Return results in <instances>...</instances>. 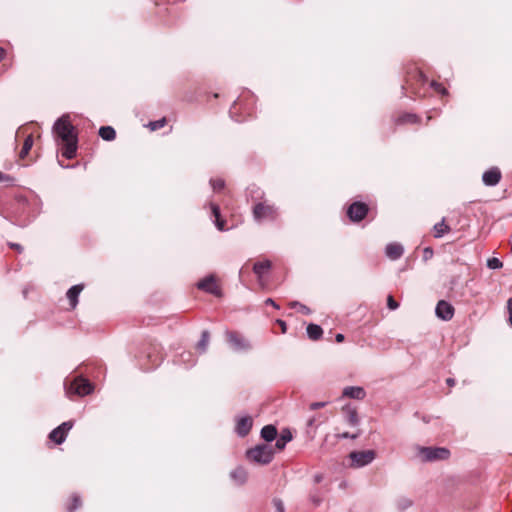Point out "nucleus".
Returning a JSON list of instances; mask_svg holds the SVG:
<instances>
[{
    "label": "nucleus",
    "instance_id": "f257e3e1",
    "mask_svg": "<svg viewBox=\"0 0 512 512\" xmlns=\"http://www.w3.org/2000/svg\"><path fill=\"white\" fill-rule=\"evenodd\" d=\"M246 458L259 465H267L274 458V449L268 444H258L246 451Z\"/></svg>",
    "mask_w": 512,
    "mask_h": 512
},
{
    "label": "nucleus",
    "instance_id": "f03ea898",
    "mask_svg": "<svg viewBox=\"0 0 512 512\" xmlns=\"http://www.w3.org/2000/svg\"><path fill=\"white\" fill-rule=\"evenodd\" d=\"M415 449L417 456L422 462L446 460L450 456V451L445 447H424L417 445Z\"/></svg>",
    "mask_w": 512,
    "mask_h": 512
},
{
    "label": "nucleus",
    "instance_id": "7ed1b4c3",
    "mask_svg": "<svg viewBox=\"0 0 512 512\" xmlns=\"http://www.w3.org/2000/svg\"><path fill=\"white\" fill-rule=\"evenodd\" d=\"M64 387L68 396L78 395L83 397L89 395L93 391L92 383L83 377H77L70 383H65Z\"/></svg>",
    "mask_w": 512,
    "mask_h": 512
},
{
    "label": "nucleus",
    "instance_id": "20e7f679",
    "mask_svg": "<svg viewBox=\"0 0 512 512\" xmlns=\"http://www.w3.org/2000/svg\"><path fill=\"white\" fill-rule=\"evenodd\" d=\"M54 133L63 141H68L77 138L75 129L69 121L68 115H63L58 118L53 125Z\"/></svg>",
    "mask_w": 512,
    "mask_h": 512
},
{
    "label": "nucleus",
    "instance_id": "39448f33",
    "mask_svg": "<svg viewBox=\"0 0 512 512\" xmlns=\"http://www.w3.org/2000/svg\"><path fill=\"white\" fill-rule=\"evenodd\" d=\"M252 213L256 222L272 221L277 217V208L274 205L260 201L255 203Z\"/></svg>",
    "mask_w": 512,
    "mask_h": 512
},
{
    "label": "nucleus",
    "instance_id": "423d86ee",
    "mask_svg": "<svg viewBox=\"0 0 512 512\" xmlns=\"http://www.w3.org/2000/svg\"><path fill=\"white\" fill-rule=\"evenodd\" d=\"M376 457L374 450L353 451L349 454L351 467L361 468L370 464Z\"/></svg>",
    "mask_w": 512,
    "mask_h": 512
},
{
    "label": "nucleus",
    "instance_id": "0eeeda50",
    "mask_svg": "<svg viewBox=\"0 0 512 512\" xmlns=\"http://www.w3.org/2000/svg\"><path fill=\"white\" fill-rule=\"evenodd\" d=\"M369 211V207L367 204L363 202H354L347 209V216L353 222H360L363 220Z\"/></svg>",
    "mask_w": 512,
    "mask_h": 512
},
{
    "label": "nucleus",
    "instance_id": "6e6552de",
    "mask_svg": "<svg viewBox=\"0 0 512 512\" xmlns=\"http://www.w3.org/2000/svg\"><path fill=\"white\" fill-rule=\"evenodd\" d=\"M227 342L235 351H248L251 349L250 343L237 332H226Z\"/></svg>",
    "mask_w": 512,
    "mask_h": 512
},
{
    "label": "nucleus",
    "instance_id": "1a4fd4ad",
    "mask_svg": "<svg viewBox=\"0 0 512 512\" xmlns=\"http://www.w3.org/2000/svg\"><path fill=\"white\" fill-rule=\"evenodd\" d=\"M72 427V421L63 422L50 432L49 439L56 444H62L66 440L67 434L72 429Z\"/></svg>",
    "mask_w": 512,
    "mask_h": 512
},
{
    "label": "nucleus",
    "instance_id": "9d476101",
    "mask_svg": "<svg viewBox=\"0 0 512 512\" xmlns=\"http://www.w3.org/2000/svg\"><path fill=\"white\" fill-rule=\"evenodd\" d=\"M197 287H198V289L203 290L212 295H215V296L221 295V290L218 287V285L216 284L214 275H208L204 279L200 280L197 283Z\"/></svg>",
    "mask_w": 512,
    "mask_h": 512
},
{
    "label": "nucleus",
    "instance_id": "9b49d317",
    "mask_svg": "<svg viewBox=\"0 0 512 512\" xmlns=\"http://www.w3.org/2000/svg\"><path fill=\"white\" fill-rule=\"evenodd\" d=\"M454 311V307L445 300H440L435 308L436 316L443 321L451 320L454 316Z\"/></svg>",
    "mask_w": 512,
    "mask_h": 512
},
{
    "label": "nucleus",
    "instance_id": "f8f14e48",
    "mask_svg": "<svg viewBox=\"0 0 512 512\" xmlns=\"http://www.w3.org/2000/svg\"><path fill=\"white\" fill-rule=\"evenodd\" d=\"M501 178L502 173L496 166L489 168L482 175L483 184L488 187L496 186L500 182Z\"/></svg>",
    "mask_w": 512,
    "mask_h": 512
},
{
    "label": "nucleus",
    "instance_id": "ddd939ff",
    "mask_svg": "<svg viewBox=\"0 0 512 512\" xmlns=\"http://www.w3.org/2000/svg\"><path fill=\"white\" fill-rule=\"evenodd\" d=\"M253 420L250 416H243L237 420L235 431L238 436L245 437L252 429Z\"/></svg>",
    "mask_w": 512,
    "mask_h": 512
},
{
    "label": "nucleus",
    "instance_id": "4468645a",
    "mask_svg": "<svg viewBox=\"0 0 512 512\" xmlns=\"http://www.w3.org/2000/svg\"><path fill=\"white\" fill-rule=\"evenodd\" d=\"M367 393L363 387L360 386H347L342 391V397H347L355 400H363Z\"/></svg>",
    "mask_w": 512,
    "mask_h": 512
},
{
    "label": "nucleus",
    "instance_id": "2eb2a0df",
    "mask_svg": "<svg viewBox=\"0 0 512 512\" xmlns=\"http://www.w3.org/2000/svg\"><path fill=\"white\" fill-rule=\"evenodd\" d=\"M342 411L345 415V420L350 426H357L360 423V419L358 416V412L356 407L351 406L350 404H347L343 406Z\"/></svg>",
    "mask_w": 512,
    "mask_h": 512
},
{
    "label": "nucleus",
    "instance_id": "dca6fc26",
    "mask_svg": "<svg viewBox=\"0 0 512 512\" xmlns=\"http://www.w3.org/2000/svg\"><path fill=\"white\" fill-rule=\"evenodd\" d=\"M84 289L83 284H77L68 289L66 296L69 300L71 309H75L78 304V297Z\"/></svg>",
    "mask_w": 512,
    "mask_h": 512
},
{
    "label": "nucleus",
    "instance_id": "f3484780",
    "mask_svg": "<svg viewBox=\"0 0 512 512\" xmlns=\"http://www.w3.org/2000/svg\"><path fill=\"white\" fill-rule=\"evenodd\" d=\"M404 253V248L399 243H389L385 248L386 256L391 260L399 259Z\"/></svg>",
    "mask_w": 512,
    "mask_h": 512
},
{
    "label": "nucleus",
    "instance_id": "a211bd4d",
    "mask_svg": "<svg viewBox=\"0 0 512 512\" xmlns=\"http://www.w3.org/2000/svg\"><path fill=\"white\" fill-rule=\"evenodd\" d=\"M63 143L62 155L67 159H73L76 156L78 138L63 141Z\"/></svg>",
    "mask_w": 512,
    "mask_h": 512
},
{
    "label": "nucleus",
    "instance_id": "6ab92c4d",
    "mask_svg": "<svg viewBox=\"0 0 512 512\" xmlns=\"http://www.w3.org/2000/svg\"><path fill=\"white\" fill-rule=\"evenodd\" d=\"M271 267L272 263L270 260L259 261L253 265V272L257 276L258 280H261Z\"/></svg>",
    "mask_w": 512,
    "mask_h": 512
},
{
    "label": "nucleus",
    "instance_id": "aec40b11",
    "mask_svg": "<svg viewBox=\"0 0 512 512\" xmlns=\"http://www.w3.org/2000/svg\"><path fill=\"white\" fill-rule=\"evenodd\" d=\"M230 477L237 485H243L247 481L248 473L245 468L238 466L230 472Z\"/></svg>",
    "mask_w": 512,
    "mask_h": 512
},
{
    "label": "nucleus",
    "instance_id": "412c9836",
    "mask_svg": "<svg viewBox=\"0 0 512 512\" xmlns=\"http://www.w3.org/2000/svg\"><path fill=\"white\" fill-rule=\"evenodd\" d=\"M260 435H261V438L263 440H265L266 442H272L273 440L276 439V437L278 435L277 428L272 424L265 425L261 429Z\"/></svg>",
    "mask_w": 512,
    "mask_h": 512
},
{
    "label": "nucleus",
    "instance_id": "4be33fe9",
    "mask_svg": "<svg viewBox=\"0 0 512 512\" xmlns=\"http://www.w3.org/2000/svg\"><path fill=\"white\" fill-rule=\"evenodd\" d=\"M275 448L283 450L288 442L292 440V434L289 429H283L278 437H276Z\"/></svg>",
    "mask_w": 512,
    "mask_h": 512
},
{
    "label": "nucleus",
    "instance_id": "5701e85b",
    "mask_svg": "<svg viewBox=\"0 0 512 512\" xmlns=\"http://www.w3.org/2000/svg\"><path fill=\"white\" fill-rule=\"evenodd\" d=\"M306 332H307L308 337L311 340H319L323 334V330H322L321 326L314 324V323H310L307 326Z\"/></svg>",
    "mask_w": 512,
    "mask_h": 512
},
{
    "label": "nucleus",
    "instance_id": "b1692460",
    "mask_svg": "<svg viewBox=\"0 0 512 512\" xmlns=\"http://www.w3.org/2000/svg\"><path fill=\"white\" fill-rule=\"evenodd\" d=\"M98 134L105 141H113L116 138V131L112 126L100 127Z\"/></svg>",
    "mask_w": 512,
    "mask_h": 512
},
{
    "label": "nucleus",
    "instance_id": "393cba45",
    "mask_svg": "<svg viewBox=\"0 0 512 512\" xmlns=\"http://www.w3.org/2000/svg\"><path fill=\"white\" fill-rule=\"evenodd\" d=\"M435 234V238H441L444 234L450 231V227L445 224V219L443 218L440 222L436 223L433 227Z\"/></svg>",
    "mask_w": 512,
    "mask_h": 512
},
{
    "label": "nucleus",
    "instance_id": "a878e982",
    "mask_svg": "<svg viewBox=\"0 0 512 512\" xmlns=\"http://www.w3.org/2000/svg\"><path fill=\"white\" fill-rule=\"evenodd\" d=\"M32 146H33V137H32V135H28L26 137V139L24 140L22 149L19 153L20 158H22V159L25 158L28 155L29 151L31 150Z\"/></svg>",
    "mask_w": 512,
    "mask_h": 512
},
{
    "label": "nucleus",
    "instance_id": "bb28decb",
    "mask_svg": "<svg viewBox=\"0 0 512 512\" xmlns=\"http://www.w3.org/2000/svg\"><path fill=\"white\" fill-rule=\"evenodd\" d=\"M209 339H210L209 332L207 330H204L201 334V338H200L199 342L197 343V348L201 352L206 351L208 343H209Z\"/></svg>",
    "mask_w": 512,
    "mask_h": 512
},
{
    "label": "nucleus",
    "instance_id": "cd10ccee",
    "mask_svg": "<svg viewBox=\"0 0 512 512\" xmlns=\"http://www.w3.org/2000/svg\"><path fill=\"white\" fill-rule=\"evenodd\" d=\"M419 120V117L416 115V114H413V113H404L403 115H401L398 120H397V123L399 124H404V123H417Z\"/></svg>",
    "mask_w": 512,
    "mask_h": 512
},
{
    "label": "nucleus",
    "instance_id": "c85d7f7f",
    "mask_svg": "<svg viewBox=\"0 0 512 512\" xmlns=\"http://www.w3.org/2000/svg\"><path fill=\"white\" fill-rule=\"evenodd\" d=\"M412 504V500L407 497H400L396 502V506L399 511H404L410 508Z\"/></svg>",
    "mask_w": 512,
    "mask_h": 512
},
{
    "label": "nucleus",
    "instance_id": "c756f323",
    "mask_svg": "<svg viewBox=\"0 0 512 512\" xmlns=\"http://www.w3.org/2000/svg\"><path fill=\"white\" fill-rule=\"evenodd\" d=\"M81 499L78 495L74 494L72 497H71V503L67 506V510L69 512H73L75 511L77 508H79L81 506Z\"/></svg>",
    "mask_w": 512,
    "mask_h": 512
},
{
    "label": "nucleus",
    "instance_id": "7c9ffc66",
    "mask_svg": "<svg viewBox=\"0 0 512 512\" xmlns=\"http://www.w3.org/2000/svg\"><path fill=\"white\" fill-rule=\"evenodd\" d=\"M238 107L239 108L242 107V99L240 97L233 102V105L231 106V108L229 110V114H230V117L232 119H234L236 122H241L244 119H239V118L234 117V110H236Z\"/></svg>",
    "mask_w": 512,
    "mask_h": 512
},
{
    "label": "nucleus",
    "instance_id": "2f4dec72",
    "mask_svg": "<svg viewBox=\"0 0 512 512\" xmlns=\"http://www.w3.org/2000/svg\"><path fill=\"white\" fill-rule=\"evenodd\" d=\"M290 307L291 308H298L299 311L305 315H309L311 313V310L310 308H308L306 305L298 302V301H293L290 303Z\"/></svg>",
    "mask_w": 512,
    "mask_h": 512
},
{
    "label": "nucleus",
    "instance_id": "473e14b6",
    "mask_svg": "<svg viewBox=\"0 0 512 512\" xmlns=\"http://www.w3.org/2000/svg\"><path fill=\"white\" fill-rule=\"evenodd\" d=\"M165 124H166V118H161V119L156 120V121H151L148 124V127L150 128L151 131H156V130L164 127Z\"/></svg>",
    "mask_w": 512,
    "mask_h": 512
},
{
    "label": "nucleus",
    "instance_id": "72a5a7b5",
    "mask_svg": "<svg viewBox=\"0 0 512 512\" xmlns=\"http://www.w3.org/2000/svg\"><path fill=\"white\" fill-rule=\"evenodd\" d=\"M502 266V261L496 257H492L487 260V267L490 269H500Z\"/></svg>",
    "mask_w": 512,
    "mask_h": 512
},
{
    "label": "nucleus",
    "instance_id": "f704fd0d",
    "mask_svg": "<svg viewBox=\"0 0 512 512\" xmlns=\"http://www.w3.org/2000/svg\"><path fill=\"white\" fill-rule=\"evenodd\" d=\"M210 184L214 191H220L225 186V182L223 179H211Z\"/></svg>",
    "mask_w": 512,
    "mask_h": 512
},
{
    "label": "nucleus",
    "instance_id": "c9c22d12",
    "mask_svg": "<svg viewBox=\"0 0 512 512\" xmlns=\"http://www.w3.org/2000/svg\"><path fill=\"white\" fill-rule=\"evenodd\" d=\"M360 435V433H355V434H351L349 432H343V433H339V434H336V438L337 439H356L358 438Z\"/></svg>",
    "mask_w": 512,
    "mask_h": 512
},
{
    "label": "nucleus",
    "instance_id": "e433bc0d",
    "mask_svg": "<svg viewBox=\"0 0 512 512\" xmlns=\"http://www.w3.org/2000/svg\"><path fill=\"white\" fill-rule=\"evenodd\" d=\"M430 86L434 88L437 92L441 93L442 95H447L448 91L446 88H444L440 83L436 81H432L430 83Z\"/></svg>",
    "mask_w": 512,
    "mask_h": 512
},
{
    "label": "nucleus",
    "instance_id": "4c0bfd02",
    "mask_svg": "<svg viewBox=\"0 0 512 512\" xmlns=\"http://www.w3.org/2000/svg\"><path fill=\"white\" fill-rule=\"evenodd\" d=\"M387 307L390 310H395L399 307V303L391 295H389L387 297Z\"/></svg>",
    "mask_w": 512,
    "mask_h": 512
},
{
    "label": "nucleus",
    "instance_id": "58836bf2",
    "mask_svg": "<svg viewBox=\"0 0 512 512\" xmlns=\"http://www.w3.org/2000/svg\"><path fill=\"white\" fill-rule=\"evenodd\" d=\"M434 255V251L431 247H425L423 249V260L426 262L430 260Z\"/></svg>",
    "mask_w": 512,
    "mask_h": 512
},
{
    "label": "nucleus",
    "instance_id": "ea45409f",
    "mask_svg": "<svg viewBox=\"0 0 512 512\" xmlns=\"http://www.w3.org/2000/svg\"><path fill=\"white\" fill-rule=\"evenodd\" d=\"M273 506L275 508V512H284V504L280 499H273Z\"/></svg>",
    "mask_w": 512,
    "mask_h": 512
},
{
    "label": "nucleus",
    "instance_id": "a19ab883",
    "mask_svg": "<svg viewBox=\"0 0 512 512\" xmlns=\"http://www.w3.org/2000/svg\"><path fill=\"white\" fill-rule=\"evenodd\" d=\"M328 404L327 401H321V402H312L310 405H309V409L310 410H318L320 408H324L326 405Z\"/></svg>",
    "mask_w": 512,
    "mask_h": 512
},
{
    "label": "nucleus",
    "instance_id": "79ce46f5",
    "mask_svg": "<svg viewBox=\"0 0 512 512\" xmlns=\"http://www.w3.org/2000/svg\"><path fill=\"white\" fill-rule=\"evenodd\" d=\"M211 211L215 219L220 217V208L217 204H211Z\"/></svg>",
    "mask_w": 512,
    "mask_h": 512
},
{
    "label": "nucleus",
    "instance_id": "37998d69",
    "mask_svg": "<svg viewBox=\"0 0 512 512\" xmlns=\"http://www.w3.org/2000/svg\"><path fill=\"white\" fill-rule=\"evenodd\" d=\"M225 224V221L220 217L215 219V225L220 231L225 230Z\"/></svg>",
    "mask_w": 512,
    "mask_h": 512
},
{
    "label": "nucleus",
    "instance_id": "c03bdc74",
    "mask_svg": "<svg viewBox=\"0 0 512 512\" xmlns=\"http://www.w3.org/2000/svg\"><path fill=\"white\" fill-rule=\"evenodd\" d=\"M13 180L10 175L0 172V182H12Z\"/></svg>",
    "mask_w": 512,
    "mask_h": 512
},
{
    "label": "nucleus",
    "instance_id": "a18cd8bd",
    "mask_svg": "<svg viewBox=\"0 0 512 512\" xmlns=\"http://www.w3.org/2000/svg\"><path fill=\"white\" fill-rule=\"evenodd\" d=\"M507 309L509 313V323L512 326V298H509L507 301Z\"/></svg>",
    "mask_w": 512,
    "mask_h": 512
},
{
    "label": "nucleus",
    "instance_id": "49530a36",
    "mask_svg": "<svg viewBox=\"0 0 512 512\" xmlns=\"http://www.w3.org/2000/svg\"><path fill=\"white\" fill-rule=\"evenodd\" d=\"M311 501L313 502V504H314L315 506H319L322 500H321V498H320L319 496H317V495H312V496H311Z\"/></svg>",
    "mask_w": 512,
    "mask_h": 512
},
{
    "label": "nucleus",
    "instance_id": "de8ad7c7",
    "mask_svg": "<svg viewBox=\"0 0 512 512\" xmlns=\"http://www.w3.org/2000/svg\"><path fill=\"white\" fill-rule=\"evenodd\" d=\"M265 304L267 305H272L273 307H275L276 309H279V306L276 304V302L272 299V298H267L265 300Z\"/></svg>",
    "mask_w": 512,
    "mask_h": 512
},
{
    "label": "nucleus",
    "instance_id": "09e8293b",
    "mask_svg": "<svg viewBox=\"0 0 512 512\" xmlns=\"http://www.w3.org/2000/svg\"><path fill=\"white\" fill-rule=\"evenodd\" d=\"M417 77L419 79V81L425 83L427 81V77L425 74H423L422 72H417Z\"/></svg>",
    "mask_w": 512,
    "mask_h": 512
},
{
    "label": "nucleus",
    "instance_id": "8fccbe9b",
    "mask_svg": "<svg viewBox=\"0 0 512 512\" xmlns=\"http://www.w3.org/2000/svg\"><path fill=\"white\" fill-rule=\"evenodd\" d=\"M277 323L280 325V327L282 329V332L285 333L286 329H287L286 322L283 321V320L278 319Z\"/></svg>",
    "mask_w": 512,
    "mask_h": 512
},
{
    "label": "nucleus",
    "instance_id": "3c124183",
    "mask_svg": "<svg viewBox=\"0 0 512 512\" xmlns=\"http://www.w3.org/2000/svg\"><path fill=\"white\" fill-rule=\"evenodd\" d=\"M10 247L15 249V250H17V251H19V252H21L23 250L22 246L20 244H18V243H11Z\"/></svg>",
    "mask_w": 512,
    "mask_h": 512
},
{
    "label": "nucleus",
    "instance_id": "603ef678",
    "mask_svg": "<svg viewBox=\"0 0 512 512\" xmlns=\"http://www.w3.org/2000/svg\"><path fill=\"white\" fill-rule=\"evenodd\" d=\"M344 339H345V336H344L343 334H341V333H338V334H336V336H335V340H336V342H338V343L343 342V341H344Z\"/></svg>",
    "mask_w": 512,
    "mask_h": 512
},
{
    "label": "nucleus",
    "instance_id": "864d4df0",
    "mask_svg": "<svg viewBox=\"0 0 512 512\" xmlns=\"http://www.w3.org/2000/svg\"><path fill=\"white\" fill-rule=\"evenodd\" d=\"M323 480V475L322 474H316L314 475V482L315 483H320L321 481Z\"/></svg>",
    "mask_w": 512,
    "mask_h": 512
},
{
    "label": "nucleus",
    "instance_id": "5fc2aeb1",
    "mask_svg": "<svg viewBox=\"0 0 512 512\" xmlns=\"http://www.w3.org/2000/svg\"><path fill=\"white\" fill-rule=\"evenodd\" d=\"M316 422V418L312 417L307 421V427H312Z\"/></svg>",
    "mask_w": 512,
    "mask_h": 512
},
{
    "label": "nucleus",
    "instance_id": "6e6d98bb",
    "mask_svg": "<svg viewBox=\"0 0 512 512\" xmlns=\"http://www.w3.org/2000/svg\"><path fill=\"white\" fill-rule=\"evenodd\" d=\"M446 383H447V385H448V386L452 387V386H454V385H455V379H453V378H447V379H446Z\"/></svg>",
    "mask_w": 512,
    "mask_h": 512
},
{
    "label": "nucleus",
    "instance_id": "4d7b16f0",
    "mask_svg": "<svg viewBox=\"0 0 512 512\" xmlns=\"http://www.w3.org/2000/svg\"><path fill=\"white\" fill-rule=\"evenodd\" d=\"M5 56V50L3 48H0V61L4 58Z\"/></svg>",
    "mask_w": 512,
    "mask_h": 512
},
{
    "label": "nucleus",
    "instance_id": "13d9d810",
    "mask_svg": "<svg viewBox=\"0 0 512 512\" xmlns=\"http://www.w3.org/2000/svg\"><path fill=\"white\" fill-rule=\"evenodd\" d=\"M327 440H328V436H326V437H325V439H324V443H326V442H327Z\"/></svg>",
    "mask_w": 512,
    "mask_h": 512
},
{
    "label": "nucleus",
    "instance_id": "bf43d9fd",
    "mask_svg": "<svg viewBox=\"0 0 512 512\" xmlns=\"http://www.w3.org/2000/svg\"><path fill=\"white\" fill-rule=\"evenodd\" d=\"M512 512V511H511Z\"/></svg>",
    "mask_w": 512,
    "mask_h": 512
}]
</instances>
